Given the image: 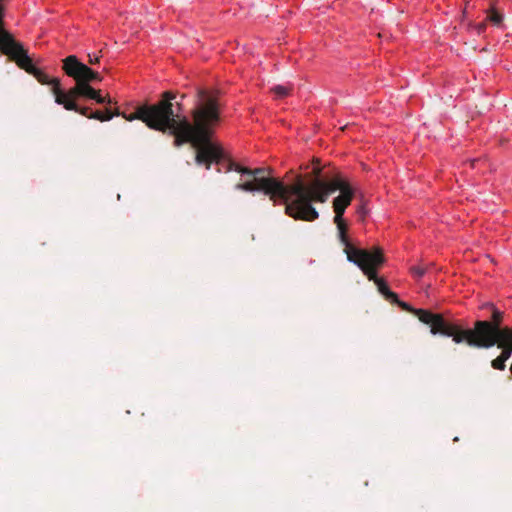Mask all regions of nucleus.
<instances>
[{
	"label": "nucleus",
	"mask_w": 512,
	"mask_h": 512,
	"mask_svg": "<svg viewBox=\"0 0 512 512\" xmlns=\"http://www.w3.org/2000/svg\"><path fill=\"white\" fill-rule=\"evenodd\" d=\"M495 345L502 350L499 356L507 361L512 355V328L504 327V332L497 337Z\"/></svg>",
	"instance_id": "9b49d317"
},
{
	"label": "nucleus",
	"mask_w": 512,
	"mask_h": 512,
	"mask_svg": "<svg viewBox=\"0 0 512 512\" xmlns=\"http://www.w3.org/2000/svg\"><path fill=\"white\" fill-rule=\"evenodd\" d=\"M89 60L88 63L91 65L97 64L100 62V57L96 55L88 54Z\"/></svg>",
	"instance_id": "a211bd4d"
},
{
	"label": "nucleus",
	"mask_w": 512,
	"mask_h": 512,
	"mask_svg": "<svg viewBox=\"0 0 512 512\" xmlns=\"http://www.w3.org/2000/svg\"><path fill=\"white\" fill-rule=\"evenodd\" d=\"M358 213H359L360 215H362V216H365V214H366V210H365V208H364L363 206H362V207H360V208L358 209Z\"/></svg>",
	"instance_id": "6ab92c4d"
},
{
	"label": "nucleus",
	"mask_w": 512,
	"mask_h": 512,
	"mask_svg": "<svg viewBox=\"0 0 512 512\" xmlns=\"http://www.w3.org/2000/svg\"><path fill=\"white\" fill-rule=\"evenodd\" d=\"M236 171L242 176H247L249 179L235 185V189L245 192H263L269 199L276 204H284L285 209L292 202L296 194H293L292 184H285L278 178L270 176L272 169L270 168H247L243 167L232 160H228L225 167V172Z\"/></svg>",
	"instance_id": "20e7f679"
},
{
	"label": "nucleus",
	"mask_w": 512,
	"mask_h": 512,
	"mask_svg": "<svg viewBox=\"0 0 512 512\" xmlns=\"http://www.w3.org/2000/svg\"><path fill=\"white\" fill-rule=\"evenodd\" d=\"M106 98V102L104 104H111L112 100L109 96H104Z\"/></svg>",
	"instance_id": "412c9836"
},
{
	"label": "nucleus",
	"mask_w": 512,
	"mask_h": 512,
	"mask_svg": "<svg viewBox=\"0 0 512 512\" xmlns=\"http://www.w3.org/2000/svg\"><path fill=\"white\" fill-rule=\"evenodd\" d=\"M220 92L216 89L198 88L194 108L191 111L192 122L187 117H179L181 103L177 102V111L173 109L176 93L165 91L155 104L138 106L134 113L127 115L119 109L111 111L113 117L122 116L127 121L140 120L150 129L168 132L174 136V143L180 146L190 143L196 149L195 161L210 169L212 163L225 162V153L221 145L211 141L216 126L221 120Z\"/></svg>",
	"instance_id": "f257e3e1"
},
{
	"label": "nucleus",
	"mask_w": 512,
	"mask_h": 512,
	"mask_svg": "<svg viewBox=\"0 0 512 512\" xmlns=\"http://www.w3.org/2000/svg\"><path fill=\"white\" fill-rule=\"evenodd\" d=\"M427 271V268L424 266H415L411 268V272L417 278L422 277Z\"/></svg>",
	"instance_id": "dca6fc26"
},
{
	"label": "nucleus",
	"mask_w": 512,
	"mask_h": 512,
	"mask_svg": "<svg viewBox=\"0 0 512 512\" xmlns=\"http://www.w3.org/2000/svg\"><path fill=\"white\" fill-rule=\"evenodd\" d=\"M104 116H111V119L113 118V115L111 113V110L110 109H106L105 113H104Z\"/></svg>",
	"instance_id": "aec40b11"
},
{
	"label": "nucleus",
	"mask_w": 512,
	"mask_h": 512,
	"mask_svg": "<svg viewBox=\"0 0 512 512\" xmlns=\"http://www.w3.org/2000/svg\"><path fill=\"white\" fill-rule=\"evenodd\" d=\"M393 303H396L398 304L403 310L405 311H408V312H411L413 313L415 316H417V318L419 319V321H421L422 323L428 325L430 327V332L433 334V335H438L439 333H434L433 332V322L434 320L432 319L434 316H439L440 318H444L442 314H438V313H433L429 310H425V309H415V308H412L408 303L406 302H402L398 299V301H394Z\"/></svg>",
	"instance_id": "9d476101"
},
{
	"label": "nucleus",
	"mask_w": 512,
	"mask_h": 512,
	"mask_svg": "<svg viewBox=\"0 0 512 512\" xmlns=\"http://www.w3.org/2000/svg\"><path fill=\"white\" fill-rule=\"evenodd\" d=\"M488 19L495 25H499L502 22V15L496 10L492 9L488 16Z\"/></svg>",
	"instance_id": "2eb2a0df"
},
{
	"label": "nucleus",
	"mask_w": 512,
	"mask_h": 512,
	"mask_svg": "<svg viewBox=\"0 0 512 512\" xmlns=\"http://www.w3.org/2000/svg\"><path fill=\"white\" fill-rule=\"evenodd\" d=\"M4 1L5 0H0V51L14 61L19 68L33 75L39 83L42 85H51L53 87V81L55 78H50L42 70L35 67L32 59L27 53V50L24 49L23 45L16 41L12 34L5 29L4 16L6 8Z\"/></svg>",
	"instance_id": "39448f33"
},
{
	"label": "nucleus",
	"mask_w": 512,
	"mask_h": 512,
	"mask_svg": "<svg viewBox=\"0 0 512 512\" xmlns=\"http://www.w3.org/2000/svg\"><path fill=\"white\" fill-rule=\"evenodd\" d=\"M62 62V69L68 77H78L81 80L82 97L95 100L99 104L106 102V98L101 96L100 91L90 85L92 82L102 81L100 73L79 61L75 55L67 56Z\"/></svg>",
	"instance_id": "423d86ee"
},
{
	"label": "nucleus",
	"mask_w": 512,
	"mask_h": 512,
	"mask_svg": "<svg viewBox=\"0 0 512 512\" xmlns=\"http://www.w3.org/2000/svg\"><path fill=\"white\" fill-rule=\"evenodd\" d=\"M296 194L293 201L286 208V215L300 221L313 222L319 218L314 203H325L330 195L339 190V195L332 201L335 213L339 219L345 213L354 197V190L339 173H332L320 165L319 159H313L312 169L303 177L297 175L295 186L292 188Z\"/></svg>",
	"instance_id": "f03ea898"
},
{
	"label": "nucleus",
	"mask_w": 512,
	"mask_h": 512,
	"mask_svg": "<svg viewBox=\"0 0 512 512\" xmlns=\"http://www.w3.org/2000/svg\"><path fill=\"white\" fill-rule=\"evenodd\" d=\"M333 221L337 227L338 239L344 246V252L347 256L348 261L357 264L363 258L369 257V254L373 252V249L367 250L356 248L350 243V240L347 235L348 225L343 219V216L340 217L339 219H337V217H334Z\"/></svg>",
	"instance_id": "6e6552de"
},
{
	"label": "nucleus",
	"mask_w": 512,
	"mask_h": 512,
	"mask_svg": "<svg viewBox=\"0 0 512 512\" xmlns=\"http://www.w3.org/2000/svg\"><path fill=\"white\" fill-rule=\"evenodd\" d=\"M385 258L382 250L375 247L369 257L363 258L356 265L362 270L370 281H373L378 291L390 302L398 301L396 293L392 292L386 282L377 276V269L383 265Z\"/></svg>",
	"instance_id": "0eeeda50"
},
{
	"label": "nucleus",
	"mask_w": 512,
	"mask_h": 512,
	"mask_svg": "<svg viewBox=\"0 0 512 512\" xmlns=\"http://www.w3.org/2000/svg\"><path fill=\"white\" fill-rule=\"evenodd\" d=\"M76 83L68 91H64L60 86V80L55 78L51 92L54 95L55 102L67 109H78L76 99L82 97L81 80L78 77H71Z\"/></svg>",
	"instance_id": "1a4fd4ad"
},
{
	"label": "nucleus",
	"mask_w": 512,
	"mask_h": 512,
	"mask_svg": "<svg viewBox=\"0 0 512 512\" xmlns=\"http://www.w3.org/2000/svg\"><path fill=\"white\" fill-rule=\"evenodd\" d=\"M505 362L506 361L504 359L498 356L497 358L491 361V366L496 370L503 371L506 368Z\"/></svg>",
	"instance_id": "ddd939ff"
},
{
	"label": "nucleus",
	"mask_w": 512,
	"mask_h": 512,
	"mask_svg": "<svg viewBox=\"0 0 512 512\" xmlns=\"http://www.w3.org/2000/svg\"><path fill=\"white\" fill-rule=\"evenodd\" d=\"M69 111H74V112H77L79 114H81L82 116H85L87 118H89V115L91 114L90 110L88 107H79L78 106V109H68Z\"/></svg>",
	"instance_id": "f3484780"
},
{
	"label": "nucleus",
	"mask_w": 512,
	"mask_h": 512,
	"mask_svg": "<svg viewBox=\"0 0 512 512\" xmlns=\"http://www.w3.org/2000/svg\"><path fill=\"white\" fill-rule=\"evenodd\" d=\"M271 91L276 95L277 98H284L290 94L291 87L284 85H276L271 88Z\"/></svg>",
	"instance_id": "f8f14e48"
},
{
	"label": "nucleus",
	"mask_w": 512,
	"mask_h": 512,
	"mask_svg": "<svg viewBox=\"0 0 512 512\" xmlns=\"http://www.w3.org/2000/svg\"><path fill=\"white\" fill-rule=\"evenodd\" d=\"M483 308L491 310V321L478 320L475 322L473 329H464L445 318L434 316L432 318L434 320L433 332L451 337L456 344L465 342L468 346L474 348H491L495 346L497 337L502 336L504 332V327H501L504 314L491 303L485 304Z\"/></svg>",
	"instance_id": "7ed1b4c3"
},
{
	"label": "nucleus",
	"mask_w": 512,
	"mask_h": 512,
	"mask_svg": "<svg viewBox=\"0 0 512 512\" xmlns=\"http://www.w3.org/2000/svg\"><path fill=\"white\" fill-rule=\"evenodd\" d=\"M89 119H95V120H99L101 122H104V121L111 120V116H104L103 112L95 111V112H91V114L89 115Z\"/></svg>",
	"instance_id": "4468645a"
}]
</instances>
